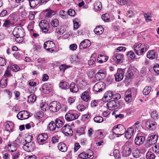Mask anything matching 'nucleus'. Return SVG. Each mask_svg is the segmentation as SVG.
Wrapping results in <instances>:
<instances>
[{"mask_svg": "<svg viewBox=\"0 0 159 159\" xmlns=\"http://www.w3.org/2000/svg\"><path fill=\"white\" fill-rule=\"evenodd\" d=\"M94 121L98 123L102 122L103 121V118L100 116H97L93 118Z\"/></svg>", "mask_w": 159, "mask_h": 159, "instance_id": "obj_52", "label": "nucleus"}, {"mask_svg": "<svg viewBox=\"0 0 159 159\" xmlns=\"http://www.w3.org/2000/svg\"><path fill=\"white\" fill-rule=\"evenodd\" d=\"M129 92L127 91L125 93V100L126 102L129 103L132 101L133 100L132 98H133L131 94H130V93H129Z\"/></svg>", "mask_w": 159, "mask_h": 159, "instance_id": "obj_27", "label": "nucleus"}, {"mask_svg": "<svg viewBox=\"0 0 159 159\" xmlns=\"http://www.w3.org/2000/svg\"><path fill=\"white\" fill-rule=\"evenodd\" d=\"M105 74L102 70H99L95 74V78L97 81H100L105 78Z\"/></svg>", "mask_w": 159, "mask_h": 159, "instance_id": "obj_18", "label": "nucleus"}, {"mask_svg": "<svg viewBox=\"0 0 159 159\" xmlns=\"http://www.w3.org/2000/svg\"><path fill=\"white\" fill-rule=\"evenodd\" d=\"M155 157L154 154L151 152L148 151L146 154V157L147 159H154Z\"/></svg>", "mask_w": 159, "mask_h": 159, "instance_id": "obj_49", "label": "nucleus"}, {"mask_svg": "<svg viewBox=\"0 0 159 159\" xmlns=\"http://www.w3.org/2000/svg\"><path fill=\"white\" fill-rule=\"evenodd\" d=\"M67 13L71 16H74L76 13L75 10L72 9H69L67 11Z\"/></svg>", "mask_w": 159, "mask_h": 159, "instance_id": "obj_61", "label": "nucleus"}, {"mask_svg": "<svg viewBox=\"0 0 159 159\" xmlns=\"http://www.w3.org/2000/svg\"><path fill=\"white\" fill-rule=\"evenodd\" d=\"M62 132L65 133L69 135V134H72L73 131L70 126L68 125H65L61 129Z\"/></svg>", "mask_w": 159, "mask_h": 159, "instance_id": "obj_20", "label": "nucleus"}, {"mask_svg": "<svg viewBox=\"0 0 159 159\" xmlns=\"http://www.w3.org/2000/svg\"><path fill=\"white\" fill-rule=\"evenodd\" d=\"M48 104L45 103H43L41 104L40 108L41 109L44 111H46V109L48 107Z\"/></svg>", "mask_w": 159, "mask_h": 159, "instance_id": "obj_59", "label": "nucleus"}, {"mask_svg": "<svg viewBox=\"0 0 159 159\" xmlns=\"http://www.w3.org/2000/svg\"><path fill=\"white\" fill-rule=\"evenodd\" d=\"M60 87L64 89H66L69 88V84L65 81H62L59 84Z\"/></svg>", "mask_w": 159, "mask_h": 159, "instance_id": "obj_36", "label": "nucleus"}, {"mask_svg": "<svg viewBox=\"0 0 159 159\" xmlns=\"http://www.w3.org/2000/svg\"><path fill=\"white\" fill-rule=\"evenodd\" d=\"M60 16L63 19H66L68 18L67 12L64 10H61L60 12Z\"/></svg>", "mask_w": 159, "mask_h": 159, "instance_id": "obj_48", "label": "nucleus"}, {"mask_svg": "<svg viewBox=\"0 0 159 159\" xmlns=\"http://www.w3.org/2000/svg\"><path fill=\"white\" fill-rule=\"evenodd\" d=\"M134 76L133 72L130 70H128L125 74V77L126 79L129 80L132 79Z\"/></svg>", "mask_w": 159, "mask_h": 159, "instance_id": "obj_43", "label": "nucleus"}, {"mask_svg": "<svg viewBox=\"0 0 159 159\" xmlns=\"http://www.w3.org/2000/svg\"><path fill=\"white\" fill-rule=\"evenodd\" d=\"M78 19H75L73 20V22L74 23V29L76 30L78 29L79 27V23L78 22Z\"/></svg>", "mask_w": 159, "mask_h": 159, "instance_id": "obj_54", "label": "nucleus"}, {"mask_svg": "<svg viewBox=\"0 0 159 159\" xmlns=\"http://www.w3.org/2000/svg\"><path fill=\"white\" fill-rule=\"evenodd\" d=\"M30 115L29 113L27 111H23L19 112L17 115V117L19 119L22 120L28 118Z\"/></svg>", "mask_w": 159, "mask_h": 159, "instance_id": "obj_13", "label": "nucleus"}, {"mask_svg": "<svg viewBox=\"0 0 159 159\" xmlns=\"http://www.w3.org/2000/svg\"><path fill=\"white\" fill-rule=\"evenodd\" d=\"M156 53L154 50L148 51L147 54V57L148 58L153 60L156 57Z\"/></svg>", "mask_w": 159, "mask_h": 159, "instance_id": "obj_25", "label": "nucleus"}, {"mask_svg": "<svg viewBox=\"0 0 159 159\" xmlns=\"http://www.w3.org/2000/svg\"><path fill=\"white\" fill-rule=\"evenodd\" d=\"M55 46L54 42L51 41H47L44 44V48L50 52H52L54 51Z\"/></svg>", "mask_w": 159, "mask_h": 159, "instance_id": "obj_7", "label": "nucleus"}, {"mask_svg": "<svg viewBox=\"0 0 159 159\" xmlns=\"http://www.w3.org/2000/svg\"><path fill=\"white\" fill-rule=\"evenodd\" d=\"M69 88L70 92L73 93H76L78 90L77 85L74 83L70 84V85H69Z\"/></svg>", "mask_w": 159, "mask_h": 159, "instance_id": "obj_26", "label": "nucleus"}, {"mask_svg": "<svg viewBox=\"0 0 159 159\" xmlns=\"http://www.w3.org/2000/svg\"><path fill=\"white\" fill-rule=\"evenodd\" d=\"M125 137L127 139H130L134 133V129L132 127L129 128L126 131H125Z\"/></svg>", "mask_w": 159, "mask_h": 159, "instance_id": "obj_21", "label": "nucleus"}, {"mask_svg": "<svg viewBox=\"0 0 159 159\" xmlns=\"http://www.w3.org/2000/svg\"><path fill=\"white\" fill-rule=\"evenodd\" d=\"M119 106V102L118 100H111L107 103V107L110 110H112L115 109H117Z\"/></svg>", "mask_w": 159, "mask_h": 159, "instance_id": "obj_11", "label": "nucleus"}, {"mask_svg": "<svg viewBox=\"0 0 159 159\" xmlns=\"http://www.w3.org/2000/svg\"><path fill=\"white\" fill-rule=\"evenodd\" d=\"M61 108V104L57 101H53L50 104L49 110L52 112L58 111Z\"/></svg>", "mask_w": 159, "mask_h": 159, "instance_id": "obj_9", "label": "nucleus"}, {"mask_svg": "<svg viewBox=\"0 0 159 159\" xmlns=\"http://www.w3.org/2000/svg\"><path fill=\"white\" fill-rule=\"evenodd\" d=\"M121 98L120 95L119 93H116L114 94L113 93L112 96V99H116V100H117Z\"/></svg>", "mask_w": 159, "mask_h": 159, "instance_id": "obj_60", "label": "nucleus"}, {"mask_svg": "<svg viewBox=\"0 0 159 159\" xmlns=\"http://www.w3.org/2000/svg\"><path fill=\"white\" fill-rule=\"evenodd\" d=\"M129 93H130V94H131L133 98L137 94V89L135 88H133L130 89H128L127 91Z\"/></svg>", "mask_w": 159, "mask_h": 159, "instance_id": "obj_41", "label": "nucleus"}, {"mask_svg": "<svg viewBox=\"0 0 159 159\" xmlns=\"http://www.w3.org/2000/svg\"><path fill=\"white\" fill-rule=\"evenodd\" d=\"M151 116L154 119H158V115L156 111H152L151 113Z\"/></svg>", "mask_w": 159, "mask_h": 159, "instance_id": "obj_58", "label": "nucleus"}, {"mask_svg": "<svg viewBox=\"0 0 159 159\" xmlns=\"http://www.w3.org/2000/svg\"><path fill=\"white\" fill-rule=\"evenodd\" d=\"M91 45V42L88 39H85L82 41L80 44V48L83 49L89 47Z\"/></svg>", "mask_w": 159, "mask_h": 159, "instance_id": "obj_15", "label": "nucleus"}, {"mask_svg": "<svg viewBox=\"0 0 159 159\" xmlns=\"http://www.w3.org/2000/svg\"><path fill=\"white\" fill-rule=\"evenodd\" d=\"M12 147L14 148V149L11 150V154L12 157V159H18L20 156L19 152L16 150L17 149L16 147H14L13 146H12Z\"/></svg>", "mask_w": 159, "mask_h": 159, "instance_id": "obj_22", "label": "nucleus"}, {"mask_svg": "<svg viewBox=\"0 0 159 159\" xmlns=\"http://www.w3.org/2000/svg\"><path fill=\"white\" fill-rule=\"evenodd\" d=\"M153 70L155 72L159 74V65L156 64L153 67Z\"/></svg>", "mask_w": 159, "mask_h": 159, "instance_id": "obj_64", "label": "nucleus"}, {"mask_svg": "<svg viewBox=\"0 0 159 159\" xmlns=\"http://www.w3.org/2000/svg\"><path fill=\"white\" fill-rule=\"evenodd\" d=\"M55 124L57 128L61 127L64 124L63 121L58 119H57L55 120Z\"/></svg>", "mask_w": 159, "mask_h": 159, "instance_id": "obj_37", "label": "nucleus"}, {"mask_svg": "<svg viewBox=\"0 0 159 159\" xmlns=\"http://www.w3.org/2000/svg\"><path fill=\"white\" fill-rule=\"evenodd\" d=\"M77 108L79 111H82L85 109V107L83 104H80L77 106Z\"/></svg>", "mask_w": 159, "mask_h": 159, "instance_id": "obj_63", "label": "nucleus"}, {"mask_svg": "<svg viewBox=\"0 0 159 159\" xmlns=\"http://www.w3.org/2000/svg\"><path fill=\"white\" fill-rule=\"evenodd\" d=\"M142 127V125L139 121H137L132 126L133 129H135L136 130L140 131Z\"/></svg>", "mask_w": 159, "mask_h": 159, "instance_id": "obj_39", "label": "nucleus"}, {"mask_svg": "<svg viewBox=\"0 0 159 159\" xmlns=\"http://www.w3.org/2000/svg\"><path fill=\"white\" fill-rule=\"evenodd\" d=\"M132 154L134 157L138 158L140 156V154L138 150H135L133 151Z\"/></svg>", "mask_w": 159, "mask_h": 159, "instance_id": "obj_55", "label": "nucleus"}, {"mask_svg": "<svg viewBox=\"0 0 159 159\" xmlns=\"http://www.w3.org/2000/svg\"><path fill=\"white\" fill-rule=\"evenodd\" d=\"M131 149L129 148H127L125 150L124 152V155L125 157H128L131 154Z\"/></svg>", "mask_w": 159, "mask_h": 159, "instance_id": "obj_46", "label": "nucleus"}, {"mask_svg": "<svg viewBox=\"0 0 159 159\" xmlns=\"http://www.w3.org/2000/svg\"><path fill=\"white\" fill-rule=\"evenodd\" d=\"M104 83L102 82L97 83L95 84L93 88L94 91L96 92H100L102 91V87L104 86Z\"/></svg>", "mask_w": 159, "mask_h": 159, "instance_id": "obj_17", "label": "nucleus"}, {"mask_svg": "<svg viewBox=\"0 0 159 159\" xmlns=\"http://www.w3.org/2000/svg\"><path fill=\"white\" fill-rule=\"evenodd\" d=\"M39 26L42 32L46 33L49 29V25L46 20H42L39 24Z\"/></svg>", "mask_w": 159, "mask_h": 159, "instance_id": "obj_5", "label": "nucleus"}, {"mask_svg": "<svg viewBox=\"0 0 159 159\" xmlns=\"http://www.w3.org/2000/svg\"><path fill=\"white\" fill-rule=\"evenodd\" d=\"M102 18L105 22H109L110 21L109 16L107 13L102 15Z\"/></svg>", "mask_w": 159, "mask_h": 159, "instance_id": "obj_51", "label": "nucleus"}, {"mask_svg": "<svg viewBox=\"0 0 159 159\" xmlns=\"http://www.w3.org/2000/svg\"><path fill=\"white\" fill-rule=\"evenodd\" d=\"M158 139V136L156 134H153L148 136L146 143V146L147 147H149L157 143Z\"/></svg>", "mask_w": 159, "mask_h": 159, "instance_id": "obj_4", "label": "nucleus"}, {"mask_svg": "<svg viewBox=\"0 0 159 159\" xmlns=\"http://www.w3.org/2000/svg\"><path fill=\"white\" fill-rule=\"evenodd\" d=\"M12 24L9 20H6L3 25V26L7 29L12 26Z\"/></svg>", "mask_w": 159, "mask_h": 159, "instance_id": "obj_47", "label": "nucleus"}, {"mask_svg": "<svg viewBox=\"0 0 159 159\" xmlns=\"http://www.w3.org/2000/svg\"><path fill=\"white\" fill-rule=\"evenodd\" d=\"M33 137L29 136L27 139L25 140V143L24 144L23 148L24 149L28 152H31L35 148V144L31 142Z\"/></svg>", "mask_w": 159, "mask_h": 159, "instance_id": "obj_2", "label": "nucleus"}, {"mask_svg": "<svg viewBox=\"0 0 159 159\" xmlns=\"http://www.w3.org/2000/svg\"><path fill=\"white\" fill-rule=\"evenodd\" d=\"M25 32L23 28L19 26L15 27L13 31L12 34L14 36H24Z\"/></svg>", "mask_w": 159, "mask_h": 159, "instance_id": "obj_8", "label": "nucleus"}, {"mask_svg": "<svg viewBox=\"0 0 159 159\" xmlns=\"http://www.w3.org/2000/svg\"><path fill=\"white\" fill-rule=\"evenodd\" d=\"M56 127L55 123L53 121L51 122L48 126V129L52 131L56 129Z\"/></svg>", "mask_w": 159, "mask_h": 159, "instance_id": "obj_38", "label": "nucleus"}, {"mask_svg": "<svg viewBox=\"0 0 159 159\" xmlns=\"http://www.w3.org/2000/svg\"><path fill=\"white\" fill-rule=\"evenodd\" d=\"M11 11V10L9 8H7L3 10L0 14V17H4L9 14Z\"/></svg>", "mask_w": 159, "mask_h": 159, "instance_id": "obj_32", "label": "nucleus"}, {"mask_svg": "<svg viewBox=\"0 0 159 159\" xmlns=\"http://www.w3.org/2000/svg\"><path fill=\"white\" fill-rule=\"evenodd\" d=\"M113 93L111 91H108L105 93L104 97L102 98L103 101H105L106 99L110 100L112 99Z\"/></svg>", "mask_w": 159, "mask_h": 159, "instance_id": "obj_28", "label": "nucleus"}, {"mask_svg": "<svg viewBox=\"0 0 159 159\" xmlns=\"http://www.w3.org/2000/svg\"><path fill=\"white\" fill-rule=\"evenodd\" d=\"M13 127L14 124L11 121H7L5 124V127L7 131H12Z\"/></svg>", "mask_w": 159, "mask_h": 159, "instance_id": "obj_24", "label": "nucleus"}, {"mask_svg": "<svg viewBox=\"0 0 159 159\" xmlns=\"http://www.w3.org/2000/svg\"><path fill=\"white\" fill-rule=\"evenodd\" d=\"M45 11L47 12L46 16L48 18L51 17L55 14V12L51 9H46Z\"/></svg>", "mask_w": 159, "mask_h": 159, "instance_id": "obj_42", "label": "nucleus"}, {"mask_svg": "<svg viewBox=\"0 0 159 159\" xmlns=\"http://www.w3.org/2000/svg\"><path fill=\"white\" fill-rule=\"evenodd\" d=\"M79 116V113L70 112L65 115V118L67 120L70 121L77 119Z\"/></svg>", "mask_w": 159, "mask_h": 159, "instance_id": "obj_12", "label": "nucleus"}, {"mask_svg": "<svg viewBox=\"0 0 159 159\" xmlns=\"http://www.w3.org/2000/svg\"><path fill=\"white\" fill-rule=\"evenodd\" d=\"M127 55L131 59H133L135 57L134 53L131 51L128 52L127 54Z\"/></svg>", "mask_w": 159, "mask_h": 159, "instance_id": "obj_62", "label": "nucleus"}, {"mask_svg": "<svg viewBox=\"0 0 159 159\" xmlns=\"http://www.w3.org/2000/svg\"><path fill=\"white\" fill-rule=\"evenodd\" d=\"M11 69L13 71L17 72L20 70V68L17 65L14 64L12 66Z\"/></svg>", "mask_w": 159, "mask_h": 159, "instance_id": "obj_57", "label": "nucleus"}, {"mask_svg": "<svg viewBox=\"0 0 159 159\" xmlns=\"http://www.w3.org/2000/svg\"><path fill=\"white\" fill-rule=\"evenodd\" d=\"M36 97L34 94H31L28 97V102L29 103H33L35 102L36 100Z\"/></svg>", "mask_w": 159, "mask_h": 159, "instance_id": "obj_35", "label": "nucleus"}, {"mask_svg": "<svg viewBox=\"0 0 159 159\" xmlns=\"http://www.w3.org/2000/svg\"><path fill=\"white\" fill-rule=\"evenodd\" d=\"M56 31L57 32V33L59 34H63L66 31V30L64 26L61 25L60 27L58 28H57Z\"/></svg>", "mask_w": 159, "mask_h": 159, "instance_id": "obj_40", "label": "nucleus"}, {"mask_svg": "<svg viewBox=\"0 0 159 159\" xmlns=\"http://www.w3.org/2000/svg\"><path fill=\"white\" fill-rule=\"evenodd\" d=\"M30 7L34 8L37 6L40 2V0H29Z\"/></svg>", "mask_w": 159, "mask_h": 159, "instance_id": "obj_30", "label": "nucleus"}, {"mask_svg": "<svg viewBox=\"0 0 159 159\" xmlns=\"http://www.w3.org/2000/svg\"><path fill=\"white\" fill-rule=\"evenodd\" d=\"M97 55L96 53H93L92 55L90 58V60L88 62V64L89 65L93 64L95 62Z\"/></svg>", "mask_w": 159, "mask_h": 159, "instance_id": "obj_33", "label": "nucleus"}, {"mask_svg": "<svg viewBox=\"0 0 159 159\" xmlns=\"http://www.w3.org/2000/svg\"><path fill=\"white\" fill-rule=\"evenodd\" d=\"M124 55L122 54L114 52L112 58L115 63L119 64L122 63L124 60Z\"/></svg>", "mask_w": 159, "mask_h": 159, "instance_id": "obj_6", "label": "nucleus"}, {"mask_svg": "<svg viewBox=\"0 0 159 159\" xmlns=\"http://www.w3.org/2000/svg\"><path fill=\"white\" fill-rule=\"evenodd\" d=\"M7 78L5 77L0 80V86L1 87L4 88L6 87L7 85Z\"/></svg>", "mask_w": 159, "mask_h": 159, "instance_id": "obj_34", "label": "nucleus"}, {"mask_svg": "<svg viewBox=\"0 0 159 159\" xmlns=\"http://www.w3.org/2000/svg\"><path fill=\"white\" fill-rule=\"evenodd\" d=\"M36 14L34 11H31L29 12V15L28 16L29 20H32L34 18V15Z\"/></svg>", "mask_w": 159, "mask_h": 159, "instance_id": "obj_56", "label": "nucleus"}, {"mask_svg": "<svg viewBox=\"0 0 159 159\" xmlns=\"http://www.w3.org/2000/svg\"><path fill=\"white\" fill-rule=\"evenodd\" d=\"M151 90V87L150 86L146 87L143 90V93L144 95H147L150 93Z\"/></svg>", "mask_w": 159, "mask_h": 159, "instance_id": "obj_45", "label": "nucleus"}, {"mask_svg": "<svg viewBox=\"0 0 159 159\" xmlns=\"http://www.w3.org/2000/svg\"><path fill=\"white\" fill-rule=\"evenodd\" d=\"M112 131L115 134L121 135L125 133V129L123 125H115L113 128Z\"/></svg>", "mask_w": 159, "mask_h": 159, "instance_id": "obj_3", "label": "nucleus"}, {"mask_svg": "<svg viewBox=\"0 0 159 159\" xmlns=\"http://www.w3.org/2000/svg\"><path fill=\"white\" fill-rule=\"evenodd\" d=\"M125 71V69H118L116 73L114 75L115 80L116 81H120L123 79Z\"/></svg>", "mask_w": 159, "mask_h": 159, "instance_id": "obj_10", "label": "nucleus"}, {"mask_svg": "<svg viewBox=\"0 0 159 159\" xmlns=\"http://www.w3.org/2000/svg\"><path fill=\"white\" fill-rule=\"evenodd\" d=\"M145 140V137L143 136L137 135L134 140V142L136 144L140 145L143 144Z\"/></svg>", "mask_w": 159, "mask_h": 159, "instance_id": "obj_16", "label": "nucleus"}, {"mask_svg": "<svg viewBox=\"0 0 159 159\" xmlns=\"http://www.w3.org/2000/svg\"><path fill=\"white\" fill-rule=\"evenodd\" d=\"M157 125V124L155 122L152 121H147L145 124L146 127L147 128L152 130L155 129Z\"/></svg>", "mask_w": 159, "mask_h": 159, "instance_id": "obj_19", "label": "nucleus"}, {"mask_svg": "<svg viewBox=\"0 0 159 159\" xmlns=\"http://www.w3.org/2000/svg\"><path fill=\"white\" fill-rule=\"evenodd\" d=\"M57 148L60 151L65 152L67 151V148L66 144L63 142H61L58 144Z\"/></svg>", "mask_w": 159, "mask_h": 159, "instance_id": "obj_23", "label": "nucleus"}, {"mask_svg": "<svg viewBox=\"0 0 159 159\" xmlns=\"http://www.w3.org/2000/svg\"><path fill=\"white\" fill-rule=\"evenodd\" d=\"M94 7L95 9L100 11L102 8L101 2L99 1L96 2L94 4Z\"/></svg>", "mask_w": 159, "mask_h": 159, "instance_id": "obj_44", "label": "nucleus"}, {"mask_svg": "<svg viewBox=\"0 0 159 159\" xmlns=\"http://www.w3.org/2000/svg\"><path fill=\"white\" fill-rule=\"evenodd\" d=\"M134 47L135 53L139 56L146 52L148 49L149 46L144 43H140L138 44L134 45Z\"/></svg>", "mask_w": 159, "mask_h": 159, "instance_id": "obj_1", "label": "nucleus"}, {"mask_svg": "<svg viewBox=\"0 0 159 159\" xmlns=\"http://www.w3.org/2000/svg\"><path fill=\"white\" fill-rule=\"evenodd\" d=\"M48 137V135L46 133H43L39 134L37 138V141L39 144H43L46 140Z\"/></svg>", "mask_w": 159, "mask_h": 159, "instance_id": "obj_14", "label": "nucleus"}, {"mask_svg": "<svg viewBox=\"0 0 159 159\" xmlns=\"http://www.w3.org/2000/svg\"><path fill=\"white\" fill-rule=\"evenodd\" d=\"M94 32L98 35L102 34L103 32V28L101 25L98 26L94 30Z\"/></svg>", "mask_w": 159, "mask_h": 159, "instance_id": "obj_29", "label": "nucleus"}, {"mask_svg": "<svg viewBox=\"0 0 159 159\" xmlns=\"http://www.w3.org/2000/svg\"><path fill=\"white\" fill-rule=\"evenodd\" d=\"M89 155L88 154V153H86L85 152H83L80 153L79 155V157L82 158L83 159H87L89 158L88 157Z\"/></svg>", "mask_w": 159, "mask_h": 159, "instance_id": "obj_53", "label": "nucleus"}, {"mask_svg": "<svg viewBox=\"0 0 159 159\" xmlns=\"http://www.w3.org/2000/svg\"><path fill=\"white\" fill-rule=\"evenodd\" d=\"M89 93L88 91L83 92L81 96L82 99L85 102H87L89 99Z\"/></svg>", "mask_w": 159, "mask_h": 159, "instance_id": "obj_31", "label": "nucleus"}, {"mask_svg": "<svg viewBox=\"0 0 159 159\" xmlns=\"http://www.w3.org/2000/svg\"><path fill=\"white\" fill-rule=\"evenodd\" d=\"M51 24L54 27H57L59 25V21L57 19H54L51 21Z\"/></svg>", "mask_w": 159, "mask_h": 159, "instance_id": "obj_50", "label": "nucleus"}]
</instances>
